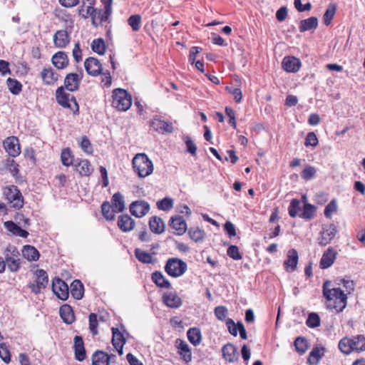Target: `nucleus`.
<instances>
[{"instance_id":"obj_15","label":"nucleus","mask_w":365,"mask_h":365,"mask_svg":"<svg viewBox=\"0 0 365 365\" xmlns=\"http://www.w3.org/2000/svg\"><path fill=\"white\" fill-rule=\"evenodd\" d=\"M222 356L226 361L234 363L239 359V352L237 346L231 343H227L222 348Z\"/></svg>"},{"instance_id":"obj_58","label":"nucleus","mask_w":365,"mask_h":365,"mask_svg":"<svg viewBox=\"0 0 365 365\" xmlns=\"http://www.w3.org/2000/svg\"><path fill=\"white\" fill-rule=\"evenodd\" d=\"M6 168L12 174L16 176L19 173V165L14 160L8 158L6 161Z\"/></svg>"},{"instance_id":"obj_34","label":"nucleus","mask_w":365,"mask_h":365,"mask_svg":"<svg viewBox=\"0 0 365 365\" xmlns=\"http://www.w3.org/2000/svg\"><path fill=\"white\" fill-rule=\"evenodd\" d=\"M60 315L63 321L66 324H71L74 321V314L71 306L64 304L61 307Z\"/></svg>"},{"instance_id":"obj_1","label":"nucleus","mask_w":365,"mask_h":365,"mask_svg":"<svg viewBox=\"0 0 365 365\" xmlns=\"http://www.w3.org/2000/svg\"><path fill=\"white\" fill-rule=\"evenodd\" d=\"M331 282L326 281L323 284V295L327 299V307L341 312L346 307L347 296L340 288H330Z\"/></svg>"},{"instance_id":"obj_6","label":"nucleus","mask_w":365,"mask_h":365,"mask_svg":"<svg viewBox=\"0 0 365 365\" xmlns=\"http://www.w3.org/2000/svg\"><path fill=\"white\" fill-rule=\"evenodd\" d=\"M56 98L58 103L63 108H70L74 113L78 112V104L73 96L66 93L64 88L61 86L56 91Z\"/></svg>"},{"instance_id":"obj_19","label":"nucleus","mask_w":365,"mask_h":365,"mask_svg":"<svg viewBox=\"0 0 365 365\" xmlns=\"http://www.w3.org/2000/svg\"><path fill=\"white\" fill-rule=\"evenodd\" d=\"M151 127L158 133H173L174 130L172 123L160 120L158 117H155L150 123Z\"/></svg>"},{"instance_id":"obj_56","label":"nucleus","mask_w":365,"mask_h":365,"mask_svg":"<svg viewBox=\"0 0 365 365\" xmlns=\"http://www.w3.org/2000/svg\"><path fill=\"white\" fill-rule=\"evenodd\" d=\"M0 357L6 364L11 361L10 351L4 343L0 344Z\"/></svg>"},{"instance_id":"obj_47","label":"nucleus","mask_w":365,"mask_h":365,"mask_svg":"<svg viewBox=\"0 0 365 365\" xmlns=\"http://www.w3.org/2000/svg\"><path fill=\"white\" fill-rule=\"evenodd\" d=\"M336 11V6L334 4H331L329 5L325 13L323 15V21L324 24L326 26H329L331 23V20L334 17Z\"/></svg>"},{"instance_id":"obj_23","label":"nucleus","mask_w":365,"mask_h":365,"mask_svg":"<svg viewBox=\"0 0 365 365\" xmlns=\"http://www.w3.org/2000/svg\"><path fill=\"white\" fill-rule=\"evenodd\" d=\"M74 166L81 176L88 177L93 171L91 163L86 159L77 160L74 163Z\"/></svg>"},{"instance_id":"obj_30","label":"nucleus","mask_w":365,"mask_h":365,"mask_svg":"<svg viewBox=\"0 0 365 365\" xmlns=\"http://www.w3.org/2000/svg\"><path fill=\"white\" fill-rule=\"evenodd\" d=\"M110 356L103 351L97 350L92 356V365H110Z\"/></svg>"},{"instance_id":"obj_51","label":"nucleus","mask_w":365,"mask_h":365,"mask_svg":"<svg viewBox=\"0 0 365 365\" xmlns=\"http://www.w3.org/2000/svg\"><path fill=\"white\" fill-rule=\"evenodd\" d=\"M317 170L314 167L307 165L301 172L302 178L305 180H310L314 178Z\"/></svg>"},{"instance_id":"obj_32","label":"nucleus","mask_w":365,"mask_h":365,"mask_svg":"<svg viewBox=\"0 0 365 365\" xmlns=\"http://www.w3.org/2000/svg\"><path fill=\"white\" fill-rule=\"evenodd\" d=\"M324 348L314 347L309 354L307 363L309 365H317L319 360L324 356Z\"/></svg>"},{"instance_id":"obj_49","label":"nucleus","mask_w":365,"mask_h":365,"mask_svg":"<svg viewBox=\"0 0 365 365\" xmlns=\"http://www.w3.org/2000/svg\"><path fill=\"white\" fill-rule=\"evenodd\" d=\"M91 48L94 52L99 55H103L106 52L104 41L102 38L94 39L91 43Z\"/></svg>"},{"instance_id":"obj_37","label":"nucleus","mask_w":365,"mask_h":365,"mask_svg":"<svg viewBox=\"0 0 365 365\" xmlns=\"http://www.w3.org/2000/svg\"><path fill=\"white\" fill-rule=\"evenodd\" d=\"M150 230L156 234H160L164 231L165 225L160 217L154 216L149 221Z\"/></svg>"},{"instance_id":"obj_53","label":"nucleus","mask_w":365,"mask_h":365,"mask_svg":"<svg viewBox=\"0 0 365 365\" xmlns=\"http://www.w3.org/2000/svg\"><path fill=\"white\" fill-rule=\"evenodd\" d=\"M306 324L311 328H316L320 325V318L317 313L312 312L308 315Z\"/></svg>"},{"instance_id":"obj_36","label":"nucleus","mask_w":365,"mask_h":365,"mask_svg":"<svg viewBox=\"0 0 365 365\" xmlns=\"http://www.w3.org/2000/svg\"><path fill=\"white\" fill-rule=\"evenodd\" d=\"M187 339L190 342L195 346H198L202 341V334L200 329L193 327L190 328L187 331Z\"/></svg>"},{"instance_id":"obj_11","label":"nucleus","mask_w":365,"mask_h":365,"mask_svg":"<svg viewBox=\"0 0 365 365\" xmlns=\"http://www.w3.org/2000/svg\"><path fill=\"white\" fill-rule=\"evenodd\" d=\"M53 293L61 300H66L69 295L67 284L60 278H55L52 282Z\"/></svg>"},{"instance_id":"obj_22","label":"nucleus","mask_w":365,"mask_h":365,"mask_svg":"<svg viewBox=\"0 0 365 365\" xmlns=\"http://www.w3.org/2000/svg\"><path fill=\"white\" fill-rule=\"evenodd\" d=\"M302 200L304 202V207L301 213L298 212V216L304 219V220H312L314 217V214L316 212V207L313 205L306 202L307 197L306 195H302ZM299 200H298V207L299 206ZM299 211V208L298 207V212Z\"/></svg>"},{"instance_id":"obj_9","label":"nucleus","mask_w":365,"mask_h":365,"mask_svg":"<svg viewBox=\"0 0 365 365\" xmlns=\"http://www.w3.org/2000/svg\"><path fill=\"white\" fill-rule=\"evenodd\" d=\"M337 233L338 230L334 224L324 226L319 232L317 243L321 247H325L331 242Z\"/></svg>"},{"instance_id":"obj_52","label":"nucleus","mask_w":365,"mask_h":365,"mask_svg":"<svg viewBox=\"0 0 365 365\" xmlns=\"http://www.w3.org/2000/svg\"><path fill=\"white\" fill-rule=\"evenodd\" d=\"M36 282L40 284L42 287L45 288L48 282V274L43 269H37Z\"/></svg>"},{"instance_id":"obj_62","label":"nucleus","mask_w":365,"mask_h":365,"mask_svg":"<svg viewBox=\"0 0 365 365\" xmlns=\"http://www.w3.org/2000/svg\"><path fill=\"white\" fill-rule=\"evenodd\" d=\"M337 210V205L335 201V200H331L326 207L324 209V215L327 218H330L331 216V214L334 212H336Z\"/></svg>"},{"instance_id":"obj_57","label":"nucleus","mask_w":365,"mask_h":365,"mask_svg":"<svg viewBox=\"0 0 365 365\" xmlns=\"http://www.w3.org/2000/svg\"><path fill=\"white\" fill-rule=\"evenodd\" d=\"M227 255L235 259L240 260L242 259V255L240 253L239 248L236 245H230L227 250Z\"/></svg>"},{"instance_id":"obj_54","label":"nucleus","mask_w":365,"mask_h":365,"mask_svg":"<svg viewBox=\"0 0 365 365\" xmlns=\"http://www.w3.org/2000/svg\"><path fill=\"white\" fill-rule=\"evenodd\" d=\"M157 206L159 210H170L173 207V201L169 197H165L157 202Z\"/></svg>"},{"instance_id":"obj_39","label":"nucleus","mask_w":365,"mask_h":365,"mask_svg":"<svg viewBox=\"0 0 365 365\" xmlns=\"http://www.w3.org/2000/svg\"><path fill=\"white\" fill-rule=\"evenodd\" d=\"M152 280L159 287L169 289L171 287L170 282L165 278L160 272H155L152 274Z\"/></svg>"},{"instance_id":"obj_29","label":"nucleus","mask_w":365,"mask_h":365,"mask_svg":"<svg viewBox=\"0 0 365 365\" xmlns=\"http://www.w3.org/2000/svg\"><path fill=\"white\" fill-rule=\"evenodd\" d=\"M4 227L8 231L15 236L26 238L29 235V232L26 230L22 229L13 221L10 220L5 222Z\"/></svg>"},{"instance_id":"obj_61","label":"nucleus","mask_w":365,"mask_h":365,"mask_svg":"<svg viewBox=\"0 0 365 365\" xmlns=\"http://www.w3.org/2000/svg\"><path fill=\"white\" fill-rule=\"evenodd\" d=\"M81 148L85 153L88 154H91L93 153V148L91 142L88 137L86 135L83 136L81 138Z\"/></svg>"},{"instance_id":"obj_63","label":"nucleus","mask_w":365,"mask_h":365,"mask_svg":"<svg viewBox=\"0 0 365 365\" xmlns=\"http://www.w3.org/2000/svg\"><path fill=\"white\" fill-rule=\"evenodd\" d=\"M309 347V343L307 340L301 336H298V353L304 354Z\"/></svg>"},{"instance_id":"obj_46","label":"nucleus","mask_w":365,"mask_h":365,"mask_svg":"<svg viewBox=\"0 0 365 365\" xmlns=\"http://www.w3.org/2000/svg\"><path fill=\"white\" fill-rule=\"evenodd\" d=\"M135 255L142 263L153 264L154 262V259L150 254L140 249H135Z\"/></svg>"},{"instance_id":"obj_43","label":"nucleus","mask_w":365,"mask_h":365,"mask_svg":"<svg viewBox=\"0 0 365 365\" xmlns=\"http://www.w3.org/2000/svg\"><path fill=\"white\" fill-rule=\"evenodd\" d=\"M101 210L103 217L108 220H113L115 217V213L118 212L108 202H104L102 204Z\"/></svg>"},{"instance_id":"obj_12","label":"nucleus","mask_w":365,"mask_h":365,"mask_svg":"<svg viewBox=\"0 0 365 365\" xmlns=\"http://www.w3.org/2000/svg\"><path fill=\"white\" fill-rule=\"evenodd\" d=\"M6 153L11 157H16L21 153V148L18 138L10 136L6 138L3 143Z\"/></svg>"},{"instance_id":"obj_44","label":"nucleus","mask_w":365,"mask_h":365,"mask_svg":"<svg viewBox=\"0 0 365 365\" xmlns=\"http://www.w3.org/2000/svg\"><path fill=\"white\" fill-rule=\"evenodd\" d=\"M6 84L9 91L14 95H19L22 90L21 83L16 79L9 78Z\"/></svg>"},{"instance_id":"obj_13","label":"nucleus","mask_w":365,"mask_h":365,"mask_svg":"<svg viewBox=\"0 0 365 365\" xmlns=\"http://www.w3.org/2000/svg\"><path fill=\"white\" fill-rule=\"evenodd\" d=\"M84 67L88 74L97 76L102 73L103 66L99 60L93 57H89L84 62Z\"/></svg>"},{"instance_id":"obj_41","label":"nucleus","mask_w":365,"mask_h":365,"mask_svg":"<svg viewBox=\"0 0 365 365\" xmlns=\"http://www.w3.org/2000/svg\"><path fill=\"white\" fill-rule=\"evenodd\" d=\"M287 272H293L297 267V251L292 250L289 252L288 259L284 263Z\"/></svg>"},{"instance_id":"obj_26","label":"nucleus","mask_w":365,"mask_h":365,"mask_svg":"<svg viewBox=\"0 0 365 365\" xmlns=\"http://www.w3.org/2000/svg\"><path fill=\"white\" fill-rule=\"evenodd\" d=\"M74 351L76 360L82 361L86 359L84 344L82 337L80 336H76L74 337Z\"/></svg>"},{"instance_id":"obj_42","label":"nucleus","mask_w":365,"mask_h":365,"mask_svg":"<svg viewBox=\"0 0 365 365\" xmlns=\"http://www.w3.org/2000/svg\"><path fill=\"white\" fill-rule=\"evenodd\" d=\"M282 68L287 72L297 71V58L294 56H286L282 61Z\"/></svg>"},{"instance_id":"obj_45","label":"nucleus","mask_w":365,"mask_h":365,"mask_svg":"<svg viewBox=\"0 0 365 365\" xmlns=\"http://www.w3.org/2000/svg\"><path fill=\"white\" fill-rule=\"evenodd\" d=\"M61 160L63 165L70 166L74 165V158L69 148H64L61 151Z\"/></svg>"},{"instance_id":"obj_17","label":"nucleus","mask_w":365,"mask_h":365,"mask_svg":"<svg viewBox=\"0 0 365 365\" xmlns=\"http://www.w3.org/2000/svg\"><path fill=\"white\" fill-rule=\"evenodd\" d=\"M81 79L82 74L79 75L76 73H70L67 74L64 79L65 88L71 92L77 91Z\"/></svg>"},{"instance_id":"obj_64","label":"nucleus","mask_w":365,"mask_h":365,"mask_svg":"<svg viewBox=\"0 0 365 365\" xmlns=\"http://www.w3.org/2000/svg\"><path fill=\"white\" fill-rule=\"evenodd\" d=\"M184 140L187 147V151L192 155H195L197 150V146L195 143L188 136L185 137Z\"/></svg>"},{"instance_id":"obj_20","label":"nucleus","mask_w":365,"mask_h":365,"mask_svg":"<svg viewBox=\"0 0 365 365\" xmlns=\"http://www.w3.org/2000/svg\"><path fill=\"white\" fill-rule=\"evenodd\" d=\"M71 37L66 30H58L53 35V43L59 48H65L70 43Z\"/></svg>"},{"instance_id":"obj_31","label":"nucleus","mask_w":365,"mask_h":365,"mask_svg":"<svg viewBox=\"0 0 365 365\" xmlns=\"http://www.w3.org/2000/svg\"><path fill=\"white\" fill-rule=\"evenodd\" d=\"M52 63L58 69H63L68 64V59L66 53L63 51H58L52 57Z\"/></svg>"},{"instance_id":"obj_28","label":"nucleus","mask_w":365,"mask_h":365,"mask_svg":"<svg viewBox=\"0 0 365 365\" xmlns=\"http://www.w3.org/2000/svg\"><path fill=\"white\" fill-rule=\"evenodd\" d=\"M170 226L174 229L179 235L184 234L187 230V223L181 216L171 217Z\"/></svg>"},{"instance_id":"obj_35","label":"nucleus","mask_w":365,"mask_h":365,"mask_svg":"<svg viewBox=\"0 0 365 365\" xmlns=\"http://www.w3.org/2000/svg\"><path fill=\"white\" fill-rule=\"evenodd\" d=\"M22 255L29 261H36L39 258L38 251L31 245H25L22 249Z\"/></svg>"},{"instance_id":"obj_4","label":"nucleus","mask_w":365,"mask_h":365,"mask_svg":"<svg viewBox=\"0 0 365 365\" xmlns=\"http://www.w3.org/2000/svg\"><path fill=\"white\" fill-rule=\"evenodd\" d=\"M6 267L11 272H16L21 267L20 252L14 245H9L4 251Z\"/></svg>"},{"instance_id":"obj_24","label":"nucleus","mask_w":365,"mask_h":365,"mask_svg":"<svg viewBox=\"0 0 365 365\" xmlns=\"http://www.w3.org/2000/svg\"><path fill=\"white\" fill-rule=\"evenodd\" d=\"M163 302L170 308L176 309L181 306L182 300L175 292H169L163 294Z\"/></svg>"},{"instance_id":"obj_8","label":"nucleus","mask_w":365,"mask_h":365,"mask_svg":"<svg viewBox=\"0 0 365 365\" xmlns=\"http://www.w3.org/2000/svg\"><path fill=\"white\" fill-rule=\"evenodd\" d=\"M101 1L104 5V10L94 9L91 16L92 24L95 26L106 21L112 13V0H101Z\"/></svg>"},{"instance_id":"obj_18","label":"nucleus","mask_w":365,"mask_h":365,"mask_svg":"<svg viewBox=\"0 0 365 365\" xmlns=\"http://www.w3.org/2000/svg\"><path fill=\"white\" fill-rule=\"evenodd\" d=\"M112 344L118 352L119 355L123 354V346L125 344V339L123 334L118 328H112Z\"/></svg>"},{"instance_id":"obj_40","label":"nucleus","mask_w":365,"mask_h":365,"mask_svg":"<svg viewBox=\"0 0 365 365\" xmlns=\"http://www.w3.org/2000/svg\"><path fill=\"white\" fill-rule=\"evenodd\" d=\"M112 206L118 212L123 211L125 208V201L123 195L120 192L115 193L111 199Z\"/></svg>"},{"instance_id":"obj_16","label":"nucleus","mask_w":365,"mask_h":365,"mask_svg":"<svg viewBox=\"0 0 365 365\" xmlns=\"http://www.w3.org/2000/svg\"><path fill=\"white\" fill-rule=\"evenodd\" d=\"M338 253L333 247H329L323 253L320 259L319 266L322 269H327L330 267L336 259Z\"/></svg>"},{"instance_id":"obj_50","label":"nucleus","mask_w":365,"mask_h":365,"mask_svg":"<svg viewBox=\"0 0 365 365\" xmlns=\"http://www.w3.org/2000/svg\"><path fill=\"white\" fill-rule=\"evenodd\" d=\"M128 24L132 28L133 31L136 32L140 29L141 16L139 14L131 15L128 19Z\"/></svg>"},{"instance_id":"obj_33","label":"nucleus","mask_w":365,"mask_h":365,"mask_svg":"<svg viewBox=\"0 0 365 365\" xmlns=\"http://www.w3.org/2000/svg\"><path fill=\"white\" fill-rule=\"evenodd\" d=\"M318 26V19L317 17L312 16L300 21L299 30L301 32L314 30Z\"/></svg>"},{"instance_id":"obj_59","label":"nucleus","mask_w":365,"mask_h":365,"mask_svg":"<svg viewBox=\"0 0 365 365\" xmlns=\"http://www.w3.org/2000/svg\"><path fill=\"white\" fill-rule=\"evenodd\" d=\"M98 323L97 320V315L94 313H91L89 315V329L93 335L98 334V331L97 329Z\"/></svg>"},{"instance_id":"obj_7","label":"nucleus","mask_w":365,"mask_h":365,"mask_svg":"<svg viewBox=\"0 0 365 365\" xmlns=\"http://www.w3.org/2000/svg\"><path fill=\"white\" fill-rule=\"evenodd\" d=\"M187 269V263L175 257L169 258L165 266L166 273L173 277L182 276L186 272Z\"/></svg>"},{"instance_id":"obj_55","label":"nucleus","mask_w":365,"mask_h":365,"mask_svg":"<svg viewBox=\"0 0 365 365\" xmlns=\"http://www.w3.org/2000/svg\"><path fill=\"white\" fill-rule=\"evenodd\" d=\"M319 143L318 138L317 135L314 132H309L307 133L305 140L304 145L306 147H316Z\"/></svg>"},{"instance_id":"obj_25","label":"nucleus","mask_w":365,"mask_h":365,"mask_svg":"<svg viewBox=\"0 0 365 365\" xmlns=\"http://www.w3.org/2000/svg\"><path fill=\"white\" fill-rule=\"evenodd\" d=\"M118 227L124 232H128L133 230L135 221L128 215H122L118 220Z\"/></svg>"},{"instance_id":"obj_48","label":"nucleus","mask_w":365,"mask_h":365,"mask_svg":"<svg viewBox=\"0 0 365 365\" xmlns=\"http://www.w3.org/2000/svg\"><path fill=\"white\" fill-rule=\"evenodd\" d=\"M190 237L195 242L202 241L204 238V231L198 227H191L188 230Z\"/></svg>"},{"instance_id":"obj_21","label":"nucleus","mask_w":365,"mask_h":365,"mask_svg":"<svg viewBox=\"0 0 365 365\" xmlns=\"http://www.w3.org/2000/svg\"><path fill=\"white\" fill-rule=\"evenodd\" d=\"M175 346L178 349V354L182 356L185 363H189L192 360V353L188 344L183 340L178 339L175 341Z\"/></svg>"},{"instance_id":"obj_38","label":"nucleus","mask_w":365,"mask_h":365,"mask_svg":"<svg viewBox=\"0 0 365 365\" xmlns=\"http://www.w3.org/2000/svg\"><path fill=\"white\" fill-rule=\"evenodd\" d=\"M83 285L80 280L76 279L71 284V294L76 299H81L83 297Z\"/></svg>"},{"instance_id":"obj_14","label":"nucleus","mask_w":365,"mask_h":365,"mask_svg":"<svg viewBox=\"0 0 365 365\" xmlns=\"http://www.w3.org/2000/svg\"><path fill=\"white\" fill-rule=\"evenodd\" d=\"M150 210L149 204L144 200H138L132 202L130 205L131 214L137 217L145 216Z\"/></svg>"},{"instance_id":"obj_10","label":"nucleus","mask_w":365,"mask_h":365,"mask_svg":"<svg viewBox=\"0 0 365 365\" xmlns=\"http://www.w3.org/2000/svg\"><path fill=\"white\" fill-rule=\"evenodd\" d=\"M4 195L14 208L19 210L23 207L24 197L16 186L12 185L6 188L4 191Z\"/></svg>"},{"instance_id":"obj_3","label":"nucleus","mask_w":365,"mask_h":365,"mask_svg":"<svg viewBox=\"0 0 365 365\" xmlns=\"http://www.w3.org/2000/svg\"><path fill=\"white\" fill-rule=\"evenodd\" d=\"M339 349L346 354L351 351H363L365 350V337L363 335H357L352 338L344 337L339 341Z\"/></svg>"},{"instance_id":"obj_27","label":"nucleus","mask_w":365,"mask_h":365,"mask_svg":"<svg viewBox=\"0 0 365 365\" xmlns=\"http://www.w3.org/2000/svg\"><path fill=\"white\" fill-rule=\"evenodd\" d=\"M41 76L44 83L53 85L58 81L59 76L52 68L49 67L42 70Z\"/></svg>"},{"instance_id":"obj_60","label":"nucleus","mask_w":365,"mask_h":365,"mask_svg":"<svg viewBox=\"0 0 365 365\" xmlns=\"http://www.w3.org/2000/svg\"><path fill=\"white\" fill-rule=\"evenodd\" d=\"M226 90L231 93L237 103H240L242 98V91L240 88L233 86H226Z\"/></svg>"},{"instance_id":"obj_2","label":"nucleus","mask_w":365,"mask_h":365,"mask_svg":"<svg viewBox=\"0 0 365 365\" xmlns=\"http://www.w3.org/2000/svg\"><path fill=\"white\" fill-rule=\"evenodd\" d=\"M134 172L140 178H145L151 175L154 170L153 162L145 153H138L132 160Z\"/></svg>"},{"instance_id":"obj_5","label":"nucleus","mask_w":365,"mask_h":365,"mask_svg":"<svg viewBox=\"0 0 365 365\" xmlns=\"http://www.w3.org/2000/svg\"><path fill=\"white\" fill-rule=\"evenodd\" d=\"M112 106L119 111H126L132 105V98L128 92L122 88L113 90Z\"/></svg>"}]
</instances>
